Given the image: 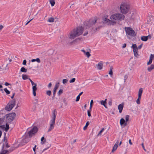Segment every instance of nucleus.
Listing matches in <instances>:
<instances>
[{
    "label": "nucleus",
    "mask_w": 154,
    "mask_h": 154,
    "mask_svg": "<svg viewBox=\"0 0 154 154\" xmlns=\"http://www.w3.org/2000/svg\"><path fill=\"white\" fill-rule=\"evenodd\" d=\"M130 8V5L127 2H122L120 7V12L122 14H126L128 12Z\"/></svg>",
    "instance_id": "3"
},
{
    "label": "nucleus",
    "mask_w": 154,
    "mask_h": 154,
    "mask_svg": "<svg viewBox=\"0 0 154 154\" xmlns=\"http://www.w3.org/2000/svg\"><path fill=\"white\" fill-rule=\"evenodd\" d=\"M29 141V140H28L27 141L26 140V139H24L23 140V142H25V143H27Z\"/></svg>",
    "instance_id": "61"
},
{
    "label": "nucleus",
    "mask_w": 154,
    "mask_h": 154,
    "mask_svg": "<svg viewBox=\"0 0 154 154\" xmlns=\"http://www.w3.org/2000/svg\"><path fill=\"white\" fill-rule=\"evenodd\" d=\"M116 22L114 21H112V20H111L110 21V22L109 23V25H114L116 24Z\"/></svg>",
    "instance_id": "31"
},
{
    "label": "nucleus",
    "mask_w": 154,
    "mask_h": 154,
    "mask_svg": "<svg viewBox=\"0 0 154 154\" xmlns=\"http://www.w3.org/2000/svg\"><path fill=\"white\" fill-rule=\"evenodd\" d=\"M5 85L6 86H8V85H11V84H9L7 82H6L5 84Z\"/></svg>",
    "instance_id": "56"
},
{
    "label": "nucleus",
    "mask_w": 154,
    "mask_h": 154,
    "mask_svg": "<svg viewBox=\"0 0 154 154\" xmlns=\"http://www.w3.org/2000/svg\"><path fill=\"white\" fill-rule=\"evenodd\" d=\"M143 44H140V45H139L138 47H137V48L138 49H140L142 47V46H143Z\"/></svg>",
    "instance_id": "47"
},
{
    "label": "nucleus",
    "mask_w": 154,
    "mask_h": 154,
    "mask_svg": "<svg viewBox=\"0 0 154 154\" xmlns=\"http://www.w3.org/2000/svg\"><path fill=\"white\" fill-rule=\"evenodd\" d=\"M59 84H60V83H59V82L56 83L55 84V85L54 86V88L53 89V95L52 97V99H54V97H55V95L56 94L57 90L59 86Z\"/></svg>",
    "instance_id": "9"
},
{
    "label": "nucleus",
    "mask_w": 154,
    "mask_h": 154,
    "mask_svg": "<svg viewBox=\"0 0 154 154\" xmlns=\"http://www.w3.org/2000/svg\"><path fill=\"white\" fill-rule=\"evenodd\" d=\"M128 78V76H127V75H125V76H124V79H125V80L127 79Z\"/></svg>",
    "instance_id": "57"
},
{
    "label": "nucleus",
    "mask_w": 154,
    "mask_h": 154,
    "mask_svg": "<svg viewBox=\"0 0 154 154\" xmlns=\"http://www.w3.org/2000/svg\"><path fill=\"white\" fill-rule=\"evenodd\" d=\"M141 39L142 41H146L148 39L147 37L146 36H142L141 37Z\"/></svg>",
    "instance_id": "22"
},
{
    "label": "nucleus",
    "mask_w": 154,
    "mask_h": 154,
    "mask_svg": "<svg viewBox=\"0 0 154 154\" xmlns=\"http://www.w3.org/2000/svg\"><path fill=\"white\" fill-rule=\"evenodd\" d=\"M102 62H100L97 65H96V66H97V68L98 69L100 70L102 69L103 65Z\"/></svg>",
    "instance_id": "13"
},
{
    "label": "nucleus",
    "mask_w": 154,
    "mask_h": 154,
    "mask_svg": "<svg viewBox=\"0 0 154 154\" xmlns=\"http://www.w3.org/2000/svg\"><path fill=\"white\" fill-rule=\"evenodd\" d=\"M85 54H86V56L88 57H89L91 56L90 54L89 53L88 51L86 52L85 53Z\"/></svg>",
    "instance_id": "40"
},
{
    "label": "nucleus",
    "mask_w": 154,
    "mask_h": 154,
    "mask_svg": "<svg viewBox=\"0 0 154 154\" xmlns=\"http://www.w3.org/2000/svg\"><path fill=\"white\" fill-rule=\"evenodd\" d=\"M108 104L110 106H111L112 105V100H110Z\"/></svg>",
    "instance_id": "50"
},
{
    "label": "nucleus",
    "mask_w": 154,
    "mask_h": 154,
    "mask_svg": "<svg viewBox=\"0 0 154 154\" xmlns=\"http://www.w3.org/2000/svg\"><path fill=\"white\" fill-rule=\"evenodd\" d=\"M141 145H142V147L143 148V149H144V150L146 151V149H145V148H144V145H143V143L142 144H141Z\"/></svg>",
    "instance_id": "58"
},
{
    "label": "nucleus",
    "mask_w": 154,
    "mask_h": 154,
    "mask_svg": "<svg viewBox=\"0 0 154 154\" xmlns=\"http://www.w3.org/2000/svg\"><path fill=\"white\" fill-rule=\"evenodd\" d=\"M154 69V65L152 64L150 66L147 68V70L149 72H151V70Z\"/></svg>",
    "instance_id": "23"
},
{
    "label": "nucleus",
    "mask_w": 154,
    "mask_h": 154,
    "mask_svg": "<svg viewBox=\"0 0 154 154\" xmlns=\"http://www.w3.org/2000/svg\"><path fill=\"white\" fill-rule=\"evenodd\" d=\"M110 20L109 19L105 17V18L103 21V24H106L109 25V23L110 22Z\"/></svg>",
    "instance_id": "18"
},
{
    "label": "nucleus",
    "mask_w": 154,
    "mask_h": 154,
    "mask_svg": "<svg viewBox=\"0 0 154 154\" xmlns=\"http://www.w3.org/2000/svg\"><path fill=\"white\" fill-rule=\"evenodd\" d=\"M22 79L23 80H26L28 79V76L26 75H23Z\"/></svg>",
    "instance_id": "28"
},
{
    "label": "nucleus",
    "mask_w": 154,
    "mask_h": 154,
    "mask_svg": "<svg viewBox=\"0 0 154 154\" xmlns=\"http://www.w3.org/2000/svg\"><path fill=\"white\" fill-rule=\"evenodd\" d=\"M57 112L56 109H54L53 112L52 118L50 122H55V119L57 116Z\"/></svg>",
    "instance_id": "10"
},
{
    "label": "nucleus",
    "mask_w": 154,
    "mask_h": 154,
    "mask_svg": "<svg viewBox=\"0 0 154 154\" xmlns=\"http://www.w3.org/2000/svg\"><path fill=\"white\" fill-rule=\"evenodd\" d=\"M146 37H147L148 39V38L150 39L151 38V36L150 35H149L148 36H147Z\"/></svg>",
    "instance_id": "52"
},
{
    "label": "nucleus",
    "mask_w": 154,
    "mask_h": 154,
    "mask_svg": "<svg viewBox=\"0 0 154 154\" xmlns=\"http://www.w3.org/2000/svg\"><path fill=\"white\" fill-rule=\"evenodd\" d=\"M31 61L32 62L36 61L38 63H40L41 62L39 58H37L36 59H32V60Z\"/></svg>",
    "instance_id": "24"
},
{
    "label": "nucleus",
    "mask_w": 154,
    "mask_h": 154,
    "mask_svg": "<svg viewBox=\"0 0 154 154\" xmlns=\"http://www.w3.org/2000/svg\"><path fill=\"white\" fill-rule=\"evenodd\" d=\"M69 147L71 149H73V148L74 146H73V145H70V144H69Z\"/></svg>",
    "instance_id": "51"
},
{
    "label": "nucleus",
    "mask_w": 154,
    "mask_h": 154,
    "mask_svg": "<svg viewBox=\"0 0 154 154\" xmlns=\"http://www.w3.org/2000/svg\"><path fill=\"white\" fill-rule=\"evenodd\" d=\"M20 71L22 72H26L27 71V70L25 69L24 67H21L20 69Z\"/></svg>",
    "instance_id": "26"
},
{
    "label": "nucleus",
    "mask_w": 154,
    "mask_h": 154,
    "mask_svg": "<svg viewBox=\"0 0 154 154\" xmlns=\"http://www.w3.org/2000/svg\"><path fill=\"white\" fill-rule=\"evenodd\" d=\"M63 92V90L62 89H60L58 93V95H60V94H62Z\"/></svg>",
    "instance_id": "38"
},
{
    "label": "nucleus",
    "mask_w": 154,
    "mask_h": 154,
    "mask_svg": "<svg viewBox=\"0 0 154 154\" xmlns=\"http://www.w3.org/2000/svg\"><path fill=\"white\" fill-rule=\"evenodd\" d=\"M50 2L52 6H54L55 4L54 0H51Z\"/></svg>",
    "instance_id": "33"
},
{
    "label": "nucleus",
    "mask_w": 154,
    "mask_h": 154,
    "mask_svg": "<svg viewBox=\"0 0 154 154\" xmlns=\"http://www.w3.org/2000/svg\"><path fill=\"white\" fill-rule=\"evenodd\" d=\"M80 98V96L79 95H78L76 97V102L79 101V100Z\"/></svg>",
    "instance_id": "46"
},
{
    "label": "nucleus",
    "mask_w": 154,
    "mask_h": 154,
    "mask_svg": "<svg viewBox=\"0 0 154 154\" xmlns=\"http://www.w3.org/2000/svg\"><path fill=\"white\" fill-rule=\"evenodd\" d=\"M124 107L123 103L119 105L118 106V109L120 113H121Z\"/></svg>",
    "instance_id": "16"
},
{
    "label": "nucleus",
    "mask_w": 154,
    "mask_h": 154,
    "mask_svg": "<svg viewBox=\"0 0 154 154\" xmlns=\"http://www.w3.org/2000/svg\"><path fill=\"white\" fill-rule=\"evenodd\" d=\"M36 86H37V85H35L33 86H32V88L33 94V95L34 96H35L36 95V93L35 91H36V90H37Z\"/></svg>",
    "instance_id": "14"
},
{
    "label": "nucleus",
    "mask_w": 154,
    "mask_h": 154,
    "mask_svg": "<svg viewBox=\"0 0 154 154\" xmlns=\"http://www.w3.org/2000/svg\"><path fill=\"white\" fill-rule=\"evenodd\" d=\"M83 30L84 28L82 26H79L73 29L70 32L69 38L73 39L79 36L82 34Z\"/></svg>",
    "instance_id": "2"
},
{
    "label": "nucleus",
    "mask_w": 154,
    "mask_h": 154,
    "mask_svg": "<svg viewBox=\"0 0 154 154\" xmlns=\"http://www.w3.org/2000/svg\"><path fill=\"white\" fill-rule=\"evenodd\" d=\"M97 19L96 17L90 19L88 22H85L84 25L86 26V28H91L92 29L95 30L94 31H97L100 29L101 26H97L98 23L97 22Z\"/></svg>",
    "instance_id": "1"
},
{
    "label": "nucleus",
    "mask_w": 154,
    "mask_h": 154,
    "mask_svg": "<svg viewBox=\"0 0 154 154\" xmlns=\"http://www.w3.org/2000/svg\"><path fill=\"white\" fill-rule=\"evenodd\" d=\"M141 98V97H138V98L136 100V103L137 104H140V100Z\"/></svg>",
    "instance_id": "32"
},
{
    "label": "nucleus",
    "mask_w": 154,
    "mask_h": 154,
    "mask_svg": "<svg viewBox=\"0 0 154 154\" xmlns=\"http://www.w3.org/2000/svg\"><path fill=\"white\" fill-rule=\"evenodd\" d=\"M51 85H51V83H50L48 85V88H50L51 87Z\"/></svg>",
    "instance_id": "62"
},
{
    "label": "nucleus",
    "mask_w": 154,
    "mask_h": 154,
    "mask_svg": "<svg viewBox=\"0 0 154 154\" xmlns=\"http://www.w3.org/2000/svg\"><path fill=\"white\" fill-rule=\"evenodd\" d=\"M131 47L133 48V49H135L137 48V45L136 44H132V45L131 46Z\"/></svg>",
    "instance_id": "37"
},
{
    "label": "nucleus",
    "mask_w": 154,
    "mask_h": 154,
    "mask_svg": "<svg viewBox=\"0 0 154 154\" xmlns=\"http://www.w3.org/2000/svg\"><path fill=\"white\" fill-rule=\"evenodd\" d=\"M126 44L125 43L123 45V46H122V48H124L125 47H126Z\"/></svg>",
    "instance_id": "55"
},
{
    "label": "nucleus",
    "mask_w": 154,
    "mask_h": 154,
    "mask_svg": "<svg viewBox=\"0 0 154 154\" xmlns=\"http://www.w3.org/2000/svg\"><path fill=\"white\" fill-rule=\"evenodd\" d=\"M129 116L128 115H126L125 116V122L127 123L128 120L129 119Z\"/></svg>",
    "instance_id": "34"
},
{
    "label": "nucleus",
    "mask_w": 154,
    "mask_h": 154,
    "mask_svg": "<svg viewBox=\"0 0 154 154\" xmlns=\"http://www.w3.org/2000/svg\"><path fill=\"white\" fill-rule=\"evenodd\" d=\"M15 105V100L10 101L5 107V109L8 111L11 110Z\"/></svg>",
    "instance_id": "6"
},
{
    "label": "nucleus",
    "mask_w": 154,
    "mask_h": 154,
    "mask_svg": "<svg viewBox=\"0 0 154 154\" xmlns=\"http://www.w3.org/2000/svg\"><path fill=\"white\" fill-rule=\"evenodd\" d=\"M152 59H149V61L147 63V65H149V64H151L152 63Z\"/></svg>",
    "instance_id": "42"
},
{
    "label": "nucleus",
    "mask_w": 154,
    "mask_h": 154,
    "mask_svg": "<svg viewBox=\"0 0 154 154\" xmlns=\"http://www.w3.org/2000/svg\"><path fill=\"white\" fill-rule=\"evenodd\" d=\"M46 94L47 95L50 96L51 94V91H46Z\"/></svg>",
    "instance_id": "36"
},
{
    "label": "nucleus",
    "mask_w": 154,
    "mask_h": 154,
    "mask_svg": "<svg viewBox=\"0 0 154 154\" xmlns=\"http://www.w3.org/2000/svg\"><path fill=\"white\" fill-rule=\"evenodd\" d=\"M38 128L36 127H34L28 133L29 137H31L32 136L34 135L37 132Z\"/></svg>",
    "instance_id": "7"
},
{
    "label": "nucleus",
    "mask_w": 154,
    "mask_h": 154,
    "mask_svg": "<svg viewBox=\"0 0 154 154\" xmlns=\"http://www.w3.org/2000/svg\"><path fill=\"white\" fill-rule=\"evenodd\" d=\"M133 51L134 56L136 57H137L138 56V51L137 48L133 49Z\"/></svg>",
    "instance_id": "17"
},
{
    "label": "nucleus",
    "mask_w": 154,
    "mask_h": 154,
    "mask_svg": "<svg viewBox=\"0 0 154 154\" xmlns=\"http://www.w3.org/2000/svg\"><path fill=\"white\" fill-rule=\"evenodd\" d=\"M9 128V125L8 123H6V128L5 129V130L6 131H7L8 130Z\"/></svg>",
    "instance_id": "30"
},
{
    "label": "nucleus",
    "mask_w": 154,
    "mask_h": 154,
    "mask_svg": "<svg viewBox=\"0 0 154 154\" xmlns=\"http://www.w3.org/2000/svg\"><path fill=\"white\" fill-rule=\"evenodd\" d=\"M14 149V148H10L9 150H3L2 152L0 153V154H8L10 152H12Z\"/></svg>",
    "instance_id": "11"
},
{
    "label": "nucleus",
    "mask_w": 154,
    "mask_h": 154,
    "mask_svg": "<svg viewBox=\"0 0 154 154\" xmlns=\"http://www.w3.org/2000/svg\"><path fill=\"white\" fill-rule=\"evenodd\" d=\"M104 130V128H103L102 130L100 131L99 133L98 134V135H101V134L102 132Z\"/></svg>",
    "instance_id": "43"
},
{
    "label": "nucleus",
    "mask_w": 154,
    "mask_h": 154,
    "mask_svg": "<svg viewBox=\"0 0 154 154\" xmlns=\"http://www.w3.org/2000/svg\"><path fill=\"white\" fill-rule=\"evenodd\" d=\"M67 80L66 79H63V84H65L67 82Z\"/></svg>",
    "instance_id": "48"
},
{
    "label": "nucleus",
    "mask_w": 154,
    "mask_h": 154,
    "mask_svg": "<svg viewBox=\"0 0 154 154\" xmlns=\"http://www.w3.org/2000/svg\"><path fill=\"white\" fill-rule=\"evenodd\" d=\"M16 115V114L15 113L12 112L7 115L6 117L8 118L9 121L11 122L15 118Z\"/></svg>",
    "instance_id": "8"
},
{
    "label": "nucleus",
    "mask_w": 154,
    "mask_h": 154,
    "mask_svg": "<svg viewBox=\"0 0 154 154\" xmlns=\"http://www.w3.org/2000/svg\"><path fill=\"white\" fill-rule=\"evenodd\" d=\"M48 146L47 148H45L43 150V152L46 150L48 148H49L50 146H51V145L50 144H48Z\"/></svg>",
    "instance_id": "44"
},
{
    "label": "nucleus",
    "mask_w": 154,
    "mask_h": 154,
    "mask_svg": "<svg viewBox=\"0 0 154 154\" xmlns=\"http://www.w3.org/2000/svg\"><path fill=\"white\" fill-rule=\"evenodd\" d=\"M50 127L48 131V132L51 131L54 128L55 122H50Z\"/></svg>",
    "instance_id": "12"
},
{
    "label": "nucleus",
    "mask_w": 154,
    "mask_h": 154,
    "mask_svg": "<svg viewBox=\"0 0 154 154\" xmlns=\"http://www.w3.org/2000/svg\"><path fill=\"white\" fill-rule=\"evenodd\" d=\"M125 29L127 35L134 37L136 36L134 31L131 28L125 27Z\"/></svg>",
    "instance_id": "5"
},
{
    "label": "nucleus",
    "mask_w": 154,
    "mask_h": 154,
    "mask_svg": "<svg viewBox=\"0 0 154 154\" xmlns=\"http://www.w3.org/2000/svg\"><path fill=\"white\" fill-rule=\"evenodd\" d=\"M36 147V145H35L34 147L33 148V149L34 152H35V148Z\"/></svg>",
    "instance_id": "53"
},
{
    "label": "nucleus",
    "mask_w": 154,
    "mask_h": 154,
    "mask_svg": "<svg viewBox=\"0 0 154 154\" xmlns=\"http://www.w3.org/2000/svg\"><path fill=\"white\" fill-rule=\"evenodd\" d=\"M32 84V85L33 86L35 85H37L36 84L34 83L33 82L31 83Z\"/></svg>",
    "instance_id": "63"
},
{
    "label": "nucleus",
    "mask_w": 154,
    "mask_h": 154,
    "mask_svg": "<svg viewBox=\"0 0 154 154\" xmlns=\"http://www.w3.org/2000/svg\"><path fill=\"white\" fill-rule=\"evenodd\" d=\"M120 123L121 125H124V126H125L127 125V123L126 122H125V119L122 118L120 119Z\"/></svg>",
    "instance_id": "15"
},
{
    "label": "nucleus",
    "mask_w": 154,
    "mask_h": 154,
    "mask_svg": "<svg viewBox=\"0 0 154 154\" xmlns=\"http://www.w3.org/2000/svg\"><path fill=\"white\" fill-rule=\"evenodd\" d=\"M75 78H73L72 79L69 81V82L70 83H73L75 82Z\"/></svg>",
    "instance_id": "39"
},
{
    "label": "nucleus",
    "mask_w": 154,
    "mask_h": 154,
    "mask_svg": "<svg viewBox=\"0 0 154 154\" xmlns=\"http://www.w3.org/2000/svg\"><path fill=\"white\" fill-rule=\"evenodd\" d=\"M153 58H154V55L152 54H151L149 57V59H152V60Z\"/></svg>",
    "instance_id": "45"
},
{
    "label": "nucleus",
    "mask_w": 154,
    "mask_h": 154,
    "mask_svg": "<svg viewBox=\"0 0 154 154\" xmlns=\"http://www.w3.org/2000/svg\"><path fill=\"white\" fill-rule=\"evenodd\" d=\"M76 139L74 140L71 139L69 140V143L71 144V145H73V144L76 141Z\"/></svg>",
    "instance_id": "25"
},
{
    "label": "nucleus",
    "mask_w": 154,
    "mask_h": 154,
    "mask_svg": "<svg viewBox=\"0 0 154 154\" xmlns=\"http://www.w3.org/2000/svg\"><path fill=\"white\" fill-rule=\"evenodd\" d=\"M87 126H85L84 128H83V129L84 130H85L87 128Z\"/></svg>",
    "instance_id": "64"
},
{
    "label": "nucleus",
    "mask_w": 154,
    "mask_h": 154,
    "mask_svg": "<svg viewBox=\"0 0 154 154\" xmlns=\"http://www.w3.org/2000/svg\"><path fill=\"white\" fill-rule=\"evenodd\" d=\"M26 60H24L23 61V64L24 65H26Z\"/></svg>",
    "instance_id": "49"
},
{
    "label": "nucleus",
    "mask_w": 154,
    "mask_h": 154,
    "mask_svg": "<svg viewBox=\"0 0 154 154\" xmlns=\"http://www.w3.org/2000/svg\"><path fill=\"white\" fill-rule=\"evenodd\" d=\"M5 146L6 148H8L9 147V146L8 145V143L6 142L5 143Z\"/></svg>",
    "instance_id": "59"
},
{
    "label": "nucleus",
    "mask_w": 154,
    "mask_h": 154,
    "mask_svg": "<svg viewBox=\"0 0 154 154\" xmlns=\"http://www.w3.org/2000/svg\"><path fill=\"white\" fill-rule=\"evenodd\" d=\"M118 141L114 145V146L113 147L112 149V152H113L114 151H115L117 149V148L118 147Z\"/></svg>",
    "instance_id": "19"
},
{
    "label": "nucleus",
    "mask_w": 154,
    "mask_h": 154,
    "mask_svg": "<svg viewBox=\"0 0 154 154\" xmlns=\"http://www.w3.org/2000/svg\"><path fill=\"white\" fill-rule=\"evenodd\" d=\"M3 28V26L2 25H0V30H1Z\"/></svg>",
    "instance_id": "60"
},
{
    "label": "nucleus",
    "mask_w": 154,
    "mask_h": 154,
    "mask_svg": "<svg viewBox=\"0 0 154 154\" xmlns=\"http://www.w3.org/2000/svg\"><path fill=\"white\" fill-rule=\"evenodd\" d=\"M88 112V115L89 117H90L91 116V110H88L87 111Z\"/></svg>",
    "instance_id": "41"
},
{
    "label": "nucleus",
    "mask_w": 154,
    "mask_h": 154,
    "mask_svg": "<svg viewBox=\"0 0 154 154\" xmlns=\"http://www.w3.org/2000/svg\"><path fill=\"white\" fill-rule=\"evenodd\" d=\"M100 104L102 105H103L105 108H107V107L106 106V102L105 101H104V100H103L100 101Z\"/></svg>",
    "instance_id": "21"
},
{
    "label": "nucleus",
    "mask_w": 154,
    "mask_h": 154,
    "mask_svg": "<svg viewBox=\"0 0 154 154\" xmlns=\"http://www.w3.org/2000/svg\"><path fill=\"white\" fill-rule=\"evenodd\" d=\"M143 91V89L142 88H140L138 91V97H141Z\"/></svg>",
    "instance_id": "20"
},
{
    "label": "nucleus",
    "mask_w": 154,
    "mask_h": 154,
    "mask_svg": "<svg viewBox=\"0 0 154 154\" xmlns=\"http://www.w3.org/2000/svg\"><path fill=\"white\" fill-rule=\"evenodd\" d=\"M54 19L53 17H50L48 19V21L50 23H52L54 22Z\"/></svg>",
    "instance_id": "29"
},
{
    "label": "nucleus",
    "mask_w": 154,
    "mask_h": 154,
    "mask_svg": "<svg viewBox=\"0 0 154 154\" xmlns=\"http://www.w3.org/2000/svg\"><path fill=\"white\" fill-rule=\"evenodd\" d=\"M4 90L7 94H10V92L8 91L6 88H4Z\"/></svg>",
    "instance_id": "35"
},
{
    "label": "nucleus",
    "mask_w": 154,
    "mask_h": 154,
    "mask_svg": "<svg viewBox=\"0 0 154 154\" xmlns=\"http://www.w3.org/2000/svg\"><path fill=\"white\" fill-rule=\"evenodd\" d=\"M125 18V16L122 14L118 13L112 15L110 17V19L112 20H118L121 21L124 20Z\"/></svg>",
    "instance_id": "4"
},
{
    "label": "nucleus",
    "mask_w": 154,
    "mask_h": 154,
    "mask_svg": "<svg viewBox=\"0 0 154 154\" xmlns=\"http://www.w3.org/2000/svg\"><path fill=\"white\" fill-rule=\"evenodd\" d=\"M90 124L89 122V121H88L86 123L85 126H88Z\"/></svg>",
    "instance_id": "54"
},
{
    "label": "nucleus",
    "mask_w": 154,
    "mask_h": 154,
    "mask_svg": "<svg viewBox=\"0 0 154 154\" xmlns=\"http://www.w3.org/2000/svg\"><path fill=\"white\" fill-rule=\"evenodd\" d=\"M113 69L112 66H111L110 67V71L109 72V74L111 75V76H112V75L113 72L112 71V69Z\"/></svg>",
    "instance_id": "27"
}]
</instances>
